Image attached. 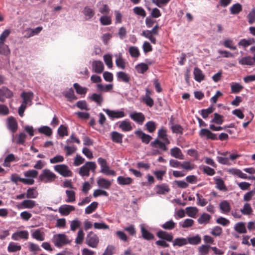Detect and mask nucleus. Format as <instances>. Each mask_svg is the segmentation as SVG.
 Here are the masks:
<instances>
[{
	"instance_id": "obj_1",
	"label": "nucleus",
	"mask_w": 255,
	"mask_h": 255,
	"mask_svg": "<svg viewBox=\"0 0 255 255\" xmlns=\"http://www.w3.org/2000/svg\"><path fill=\"white\" fill-rule=\"evenodd\" d=\"M158 138L155 139L153 141L150 143V145L152 147L159 148L163 151L167 150L166 145L170 143V141L167 138L166 130L163 128H161L158 131Z\"/></svg>"
},
{
	"instance_id": "obj_2",
	"label": "nucleus",
	"mask_w": 255,
	"mask_h": 255,
	"mask_svg": "<svg viewBox=\"0 0 255 255\" xmlns=\"http://www.w3.org/2000/svg\"><path fill=\"white\" fill-rule=\"evenodd\" d=\"M20 96L22 98L23 101L18 108V112L19 115L22 117L27 106H30L32 105L34 94L32 92H23Z\"/></svg>"
},
{
	"instance_id": "obj_3",
	"label": "nucleus",
	"mask_w": 255,
	"mask_h": 255,
	"mask_svg": "<svg viewBox=\"0 0 255 255\" xmlns=\"http://www.w3.org/2000/svg\"><path fill=\"white\" fill-rule=\"evenodd\" d=\"M97 165L95 162L87 161L79 170L78 173L82 177H88L90 175V171L95 172Z\"/></svg>"
},
{
	"instance_id": "obj_4",
	"label": "nucleus",
	"mask_w": 255,
	"mask_h": 255,
	"mask_svg": "<svg viewBox=\"0 0 255 255\" xmlns=\"http://www.w3.org/2000/svg\"><path fill=\"white\" fill-rule=\"evenodd\" d=\"M52 242L55 246L57 248H61L70 243V241L65 234L54 235L52 239Z\"/></svg>"
},
{
	"instance_id": "obj_5",
	"label": "nucleus",
	"mask_w": 255,
	"mask_h": 255,
	"mask_svg": "<svg viewBox=\"0 0 255 255\" xmlns=\"http://www.w3.org/2000/svg\"><path fill=\"white\" fill-rule=\"evenodd\" d=\"M57 176L53 172L48 169H43L39 176V180L44 183H49L53 182Z\"/></svg>"
},
{
	"instance_id": "obj_6",
	"label": "nucleus",
	"mask_w": 255,
	"mask_h": 255,
	"mask_svg": "<svg viewBox=\"0 0 255 255\" xmlns=\"http://www.w3.org/2000/svg\"><path fill=\"white\" fill-rule=\"evenodd\" d=\"M103 111L106 113L112 121L115 119H122L124 118L126 115L124 109H121L120 110H112L108 109H103Z\"/></svg>"
},
{
	"instance_id": "obj_7",
	"label": "nucleus",
	"mask_w": 255,
	"mask_h": 255,
	"mask_svg": "<svg viewBox=\"0 0 255 255\" xmlns=\"http://www.w3.org/2000/svg\"><path fill=\"white\" fill-rule=\"evenodd\" d=\"M98 162L101 167L100 172L106 175L115 176L116 172L110 169L106 159L99 157L98 159Z\"/></svg>"
},
{
	"instance_id": "obj_8",
	"label": "nucleus",
	"mask_w": 255,
	"mask_h": 255,
	"mask_svg": "<svg viewBox=\"0 0 255 255\" xmlns=\"http://www.w3.org/2000/svg\"><path fill=\"white\" fill-rule=\"evenodd\" d=\"M38 172L37 171L31 169L25 171L23 174L25 178L22 179L24 181V184L27 185H32L34 184V180L38 175Z\"/></svg>"
},
{
	"instance_id": "obj_9",
	"label": "nucleus",
	"mask_w": 255,
	"mask_h": 255,
	"mask_svg": "<svg viewBox=\"0 0 255 255\" xmlns=\"http://www.w3.org/2000/svg\"><path fill=\"white\" fill-rule=\"evenodd\" d=\"M99 239L97 235L93 232H90L86 238V243L90 247L95 248L97 247Z\"/></svg>"
},
{
	"instance_id": "obj_10",
	"label": "nucleus",
	"mask_w": 255,
	"mask_h": 255,
	"mask_svg": "<svg viewBox=\"0 0 255 255\" xmlns=\"http://www.w3.org/2000/svg\"><path fill=\"white\" fill-rule=\"evenodd\" d=\"M54 169L63 177H71L72 175V172L69 169L68 166L65 164L55 165Z\"/></svg>"
},
{
	"instance_id": "obj_11",
	"label": "nucleus",
	"mask_w": 255,
	"mask_h": 255,
	"mask_svg": "<svg viewBox=\"0 0 255 255\" xmlns=\"http://www.w3.org/2000/svg\"><path fill=\"white\" fill-rule=\"evenodd\" d=\"M29 237L27 231H17L11 235V239L14 241H19L20 239L27 240Z\"/></svg>"
},
{
	"instance_id": "obj_12",
	"label": "nucleus",
	"mask_w": 255,
	"mask_h": 255,
	"mask_svg": "<svg viewBox=\"0 0 255 255\" xmlns=\"http://www.w3.org/2000/svg\"><path fill=\"white\" fill-rule=\"evenodd\" d=\"M132 120L139 125H142L145 120V116L141 112H134L129 115Z\"/></svg>"
},
{
	"instance_id": "obj_13",
	"label": "nucleus",
	"mask_w": 255,
	"mask_h": 255,
	"mask_svg": "<svg viewBox=\"0 0 255 255\" xmlns=\"http://www.w3.org/2000/svg\"><path fill=\"white\" fill-rule=\"evenodd\" d=\"M97 183L99 188L104 190L110 189L112 185V182L110 180L102 177L98 178Z\"/></svg>"
},
{
	"instance_id": "obj_14",
	"label": "nucleus",
	"mask_w": 255,
	"mask_h": 255,
	"mask_svg": "<svg viewBox=\"0 0 255 255\" xmlns=\"http://www.w3.org/2000/svg\"><path fill=\"white\" fill-rule=\"evenodd\" d=\"M75 208L74 206L64 204L61 206L58 209V212L61 214L62 216H67L71 212L75 210Z\"/></svg>"
},
{
	"instance_id": "obj_15",
	"label": "nucleus",
	"mask_w": 255,
	"mask_h": 255,
	"mask_svg": "<svg viewBox=\"0 0 255 255\" xmlns=\"http://www.w3.org/2000/svg\"><path fill=\"white\" fill-rule=\"evenodd\" d=\"M155 189L157 194L161 195H165L170 190L169 186L165 183L156 185Z\"/></svg>"
},
{
	"instance_id": "obj_16",
	"label": "nucleus",
	"mask_w": 255,
	"mask_h": 255,
	"mask_svg": "<svg viewBox=\"0 0 255 255\" xmlns=\"http://www.w3.org/2000/svg\"><path fill=\"white\" fill-rule=\"evenodd\" d=\"M199 135L201 137L206 136L207 139L216 140L217 139L215 133H212L210 130L207 128H202L200 130Z\"/></svg>"
},
{
	"instance_id": "obj_17",
	"label": "nucleus",
	"mask_w": 255,
	"mask_h": 255,
	"mask_svg": "<svg viewBox=\"0 0 255 255\" xmlns=\"http://www.w3.org/2000/svg\"><path fill=\"white\" fill-rule=\"evenodd\" d=\"M31 237L38 241H43L45 240V234L41 229H38L32 232Z\"/></svg>"
},
{
	"instance_id": "obj_18",
	"label": "nucleus",
	"mask_w": 255,
	"mask_h": 255,
	"mask_svg": "<svg viewBox=\"0 0 255 255\" xmlns=\"http://www.w3.org/2000/svg\"><path fill=\"white\" fill-rule=\"evenodd\" d=\"M92 70L96 73L103 72L104 66L103 62L99 60L94 61L92 63Z\"/></svg>"
},
{
	"instance_id": "obj_19",
	"label": "nucleus",
	"mask_w": 255,
	"mask_h": 255,
	"mask_svg": "<svg viewBox=\"0 0 255 255\" xmlns=\"http://www.w3.org/2000/svg\"><path fill=\"white\" fill-rule=\"evenodd\" d=\"M86 20H88L91 19L95 15V12L93 8L89 6H86L82 11Z\"/></svg>"
},
{
	"instance_id": "obj_20",
	"label": "nucleus",
	"mask_w": 255,
	"mask_h": 255,
	"mask_svg": "<svg viewBox=\"0 0 255 255\" xmlns=\"http://www.w3.org/2000/svg\"><path fill=\"white\" fill-rule=\"evenodd\" d=\"M219 208L222 213L228 214L231 210V206L227 200L221 201L219 204Z\"/></svg>"
},
{
	"instance_id": "obj_21",
	"label": "nucleus",
	"mask_w": 255,
	"mask_h": 255,
	"mask_svg": "<svg viewBox=\"0 0 255 255\" xmlns=\"http://www.w3.org/2000/svg\"><path fill=\"white\" fill-rule=\"evenodd\" d=\"M135 134L138 136L142 140V142L148 144L152 138V137L141 130H136L135 131Z\"/></svg>"
},
{
	"instance_id": "obj_22",
	"label": "nucleus",
	"mask_w": 255,
	"mask_h": 255,
	"mask_svg": "<svg viewBox=\"0 0 255 255\" xmlns=\"http://www.w3.org/2000/svg\"><path fill=\"white\" fill-rule=\"evenodd\" d=\"M7 127L13 133L17 130V124L13 118L9 117L7 119Z\"/></svg>"
},
{
	"instance_id": "obj_23",
	"label": "nucleus",
	"mask_w": 255,
	"mask_h": 255,
	"mask_svg": "<svg viewBox=\"0 0 255 255\" xmlns=\"http://www.w3.org/2000/svg\"><path fill=\"white\" fill-rule=\"evenodd\" d=\"M133 180L130 177L120 176L117 178V182L120 185H129L132 183Z\"/></svg>"
},
{
	"instance_id": "obj_24",
	"label": "nucleus",
	"mask_w": 255,
	"mask_h": 255,
	"mask_svg": "<svg viewBox=\"0 0 255 255\" xmlns=\"http://www.w3.org/2000/svg\"><path fill=\"white\" fill-rule=\"evenodd\" d=\"M62 94L69 101H72L77 99V97L75 95L74 91L72 88L65 90L63 92Z\"/></svg>"
},
{
	"instance_id": "obj_25",
	"label": "nucleus",
	"mask_w": 255,
	"mask_h": 255,
	"mask_svg": "<svg viewBox=\"0 0 255 255\" xmlns=\"http://www.w3.org/2000/svg\"><path fill=\"white\" fill-rule=\"evenodd\" d=\"M157 236L158 238L168 242H171L173 238V237L171 234L168 233L163 231H158L157 233Z\"/></svg>"
},
{
	"instance_id": "obj_26",
	"label": "nucleus",
	"mask_w": 255,
	"mask_h": 255,
	"mask_svg": "<svg viewBox=\"0 0 255 255\" xmlns=\"http://www.w3.org/2000/svg\"><path fill=\"white\" fill-rule=\"evenodd\" d=\"M36 205L35 201L31 200H23L19 206V208L22 209H31Z\"/></svg>"
},
{
	"instance_id": "obj_27",
	"label": "nucleus",
	"mask_w": 255,
	"mask_h": 255,
	"mask_svg": "<svg viewBox=\"0 0 255 255\" xmlns=\"http://www.w3.org/2000/svg\"><path fill=\"white\" fill-rule=\"evenodd\" d=\"M119 128L123 131H129L132 129L130 123L128 120H124L119 123Z\"/></svg>"
},
{
	"instance_id": "obj_28",
	"label": "nucleus",
	"mask_w": 255,
	"mask_h": 255,
	"mask_svg": "<svg viewBox=\"0 0 255 255\" xmlns=\"http://www.w3.org/2000/svg\"><path fill=\"white\" fill-rule=\"evenodd\" d=\"M171 155L176 158L179 159H183L184 158V155L182 154L181 150L178 147H174L171 149L170 150Z\"/></svg>"
},
{
	"instance_id": "obj_29",
	"label": "nucleus",
	"mask_w": 255,
	"mask_h": 255,
	"mask_svg": "<svg viewBox=\"0 0 255 255\" xmlns=\"http://www.w3.org/2000/svg\"><path fill=\"white\" fill-rule=\"evenodd\" d=\"M140 230L141 232L142 237L143 239L146 240H150L154 238V235L147 230L143 225L140 226Z\"/></svg>"
},
{
	"instance_id": "obj_30",
	"label": "nucleus",
	"mask_w": 255,
	"mask_h": 255,
	"mask_svg": "<svg viewBox=\"0 0 255 255\" xmlns=\"http://www.w3.org/2000/svg\"><path fill=\"white\" fill-rule=\"evenodd\" d=\"M234 228L236 232L240 234H245L247 233V229L244 222H241L236 223Z\"/></svg>"
},
{
	"instance_id": "obj_31",
	"label": "nucleus",
	"mask_w": 255,
	"mask_h": 255,
	"mask_svg": "<svg viewBox=\"0 0 255 255\" xmlns=\"http://www.w3.org/2000/svg\"><path fill=\"white\" fill-rule=\"evenodd\" d=\"M194 76L195 80L199 82H201L204 79V75L202 71L197 67L194 68Z\"/></svg>"
},
{
	"instance_id": "obj_32",
	"label": "nucleus",
	"mask_w": 255,
	"mask_h": 255,
	"mask_svg": "<svg viewBox=\"0 0 255 255\" xmlns=\"http://www.w3.org/2000/svg\"><path fill=\"white\" fill-rule=\"evenodd\" d=\"M117 79L119 81H123L125 83H128L130 80L129 75L125 72H118L117 73Z\"/></svg>"
},
{
	"instance_id": "obj_33",
	"label": "nucleus",
	"mask_w": 255,
	"mask_h": 255,
	"mask_svg": "<svg viewBox=\"0 0 255 255\" xmlns=\"http://www.w3.org/2000/svg\"><path fill=\"white\" fill-rule=\"evenodd\" d=\"M21 249V246L14 242H10L7 247V251L9 253L16 252L19 251Z\"/></svg>"
},
{
	"instance_id": "obj_34",
	"label": "nucleus",
	"mask_w": 255,
	"mask_h": 255,
	"mask_svg": "<svg viewBox=\"0 0 255 255\" xmlns=\"http://www.w3.org/2000/svg\"><path fill=\"white\" fill-rule=\"evenodd\" d=\"M215 184L216 187L221 191H225L226 190V187L224 184V182L223 180L221 178L215 177L214 178Z\"/></svg>"
},
{
	"instance_id": "obj_35",
	"label": "nucleus",
	"mask_w": 255,
	"mask_h": 255,
	"mask_svg": "<svg viewBox=\"0 0 255 255\" xmlns=\"http://www.w3.org/2000/svg\"><path fill=\"white\" fill-rule=\"evenodd\" d=\"M117 59L116 60V64L117 66L122 69H124L126 67V62L122 57L121 53L116 55Z\"/></svg>"
},
{
	"instance_id": "obj_36",
	"label": "nucleus",
	"mask_w": 255,
	"mask_h": 255,
	"mask_svg": "<svg viewBox=\"0 0 255 255\" xmlns=\"http://www.w3.org/2000/svg\"><path fill=\"white\" fill-rule=\"evenodd\" d=\"M67 197L65 202L67 203H72L76 200L75 192L73 190H67L65 191Z\"/></svg>"
},
{
	"instance_id": "obj_37",
	"label": "nucleus",
	"mask_w": 255,
	"mask_h": 255,
	"mask_svg": "<svg viewBox=\"0 0 255 255\" xmlns=\"http://www.w3.org/2000/svg\"><path fill=\"white\" fill-rule=\"evenodd\" d=\"M239 63L242 65H253L254 64V61L250 56L242 57L239 60Z\"/></svg>"
},
{
	"instance_id": "obj_38",
	"label": "nucleus",
	"mask_w": 255,
	"mask_h": 255,
	"mask_svg": "<svg viewBox=\"0 0 255 255\" xmlns=\"http://www.w3.org/2000/svg\"><path fill=\"white\" fill-rule=\"evenodd\" d=\"M188 244L196 245L200 244L201 242V238L200 235H196L195 236L189 237L187 238Z\"/></svg>"
},
{
	"instance_id": "obj_39",
	"label": "nucleus",
	"mask_w": 255,
	"mask_h": 255,
	"mask_svg": "<svg viewBox=\"0 0 255 255\" xmlns=\"http://www.w3.org/2000/svg\"><path fill=\"white\" fill-rule=\"evenodd\" d=\"M188 244L187 238H177L173 241V246L181 247Z\"/></svg>"
},
{
	"instance_id": "obj_40",
	"label": "nucleus",
	"mask_w": 255,
	"mask_h": 255,
	"mask_svg": "<svg viewBox=\"0 0 255 255\" xmlns=\"http://www.w3.org/2000/svg\"><path fill=\"white\" fill-rule=\"evenodd\" d=\"M90 99L91 100L94 101L99 106H101L103 102V98L102 95L100 94H93L91 96Z\"/></svg>"
},
{
	"instance_id": "obj_41",
	"label": "nucleus",
	"mask_w": 255,
	"mask_h": 255,
	"mask_svg": "<svg viewBox=\"0 0 255 255\" xmlns=\"http://www.w3.org/2000/svg\"><path fill=\"white\" fill-rule=\"evenodd\" d=\"M38 193L35 188H29L27 189L26 197L27 198L35 199L38 197Z\"/></svg>"
},
{
	"instance_id": "obj_42",
	"label": "nucleus",
	"mask_w": 255,
	"mask_h": 255,
	"mask_svg": "<svg viewBox=\"0 0 255 255\" xmlns=\"http://www.w3.org/2000/svg\"><path fill=\"white\" fill-rule=\"evenodd\" d=\"M100 21L102 25H109L112 23V17L107 14L104 15L100 18Z\"/></svg>"
},
{
	"instance_id": "obj_43",
	"label": "nucleus",
	"mask_w": 255,
	"mask_h": 255,
	"mask_svg": "<svg viewBox=\"0 0 255 255\" xmlns=\"http://www.w3.org/2000/svg\"><path fill=\"white\" fill-rule=\"evenodd\" d=\"M10 54V50L7 45L0 44V54L8 56Z\"/></svg>"
},
{
	"instance_id": "obj_44",
	"label": "nucleus",
	"mask_w": 255,
	"mask_h": 255,
	"mask_svg": "<svg viewBox=\"0 0 255 255\" xmlns=\"http://www.w3.org/2000/svg\"><path fill=\"white\" fill-rule=\"evenodd\" d=\"M73 87L77 93L80 95H85L88 91L87 88L83 87L77 83L74 84Z\"/></svg>"
},
{
	"instance_id": "obj_45",
	"label": "nucleus",
	"mask_w": 255,
	"mask_h": 255,
	"mask_svg": "<svg viewBox=\"0 0 255 255\" xmlns=\"http://www.w3.org/2000/svg\"><path fill=\"white\" fill-rule=\"evenodd\" d=\"M148 69V66L147 64L141 63L135 66V69L138 73L143 74Z\"/></svg>"
},
{
	"instance_id": "obj_46",
	"label": "nucleus",
	"mask_w": 255,
	"mask_h": 255,
	"mask_svg": "<svg viewBox=\"0 0 255 255\" xmlns=\"http://www.w3.org/2000/svg\"><path fill=\"white\" fill-rule=\"evenodd\" d=\"M231 88L233 93H238L244 88V87L240 83L233 82L231 84Z\"/></svg>"
},
{
	"instance_id": "obj_47",
	"label": "nucleus",
	"mask_w": 255,
	"mask_h": 255,
	"mask_svg": "<svg viewBox=\"0 0 255 255\" xmlns=\"http://www.w3.org/2000/svg\"><path fill=\"white\" fill-rule=\"evenodd\" d=\"M38 131L40 133L44 134L47 136L51 135L52 131L51 128L48 126H41L38 128Z\"/></svg>"
},
{
	"instance_id": "obj_48",
	"label": "nucleus",
	"mask_w": 255,
	"mask_h": 255,
	"mask_svg": "<svg viewBox=\"0 0 255 255\" xmlns=\"http://www.w3.org/2000/svg\"><path fill=\"white\" fill-rule=\"evenodd\" d=\"M111 137L113 141L117 143H122L123 135L117 131H113L111 132Z\"/></svg>"
},
{
	"instance_id": "obj_49",
	"label": "nucleus",
	"mask_w": 255,
	"mask_h": 255,
	"mask_svg": "<svg viewBox=\"0 0 255 255\" xmlns=\"http://www.w3.org/2000/svg\"><path fill=\"white\" fill-rule=\"evenodd\" d=\"M11 33V30L9 29H6L0 35V44H4L6 41L7 38Z\"/></svg>"
},
{
	"instance_id": "obj_50",
	"label": "nucleus",
	"mask_w": 255,
	"mask_h": 255,
	"mask_svg": "<svg viewBox=\"0 0 255 255\" xmlns=\"http://www.w3.org/2000/svg\"><path fill=\"white\" fill-rule=\"evenodd\" d=\"M175 226L176 223L172 220H170L162 224L161 227L165 230H171L175 227Z\"/></svg>"
},
{
	"instance_id": "obj_51",
	"label": "nucleus",
	"mask_w": 255,
	"mask_h": 255,
	"mask_svg": "<svg viewBox=\"0 0 255 255\" xmlns=\"http://www.w3.org/2000/svg\"><path fill=\"white\" fill-rule=\"evenodd\" d=\"M1 95L5 99L11 98L13 96V93L7 88L5 87H2L0 89Z\"/></svg>"
},
{
	"instance_id": "obj_52",
	"label": "nucleus",
	"mask_w": 255,
	"mask_h": 255,
	"mask_svg": "<svg viewBox=\"0 0 255 255\" xmlns=\"http://www.w3.org/2000/svg\"><path fill=\"white\" fill-rule=\"evenodd\" d=\"M113 85L112 84L104 85L102 84H98L97 85L98 90L104 92H107L111 91L113 89Z\"/></svg>"
},
{
	"instance_id": "obj_53",
	"label": "nucleus",
	"mask_w": 255,
	"mask_h": 255,
	"mask_svg": "<svg viewBox=\"0 0 255 255\" xmlns=\"http://www.w3.org/2000/svg\"><path fill=\"white\" fill-rule=\"evenodd\" d=\"M242 213L245 215H251L253 212L252 208L249 203H246L244 204L243 208L241 209Z\"/></svg>"
},
{
	"instance_id": "obj_54",
	"label": "nucleus",
	"mask_w": 255,
	"mask_h": 255,
	"mask_svg": "<svg viewBox=\"0 0 255 255\" xmlns=\"http://www.w3.org/2000/svg\"><path fill=\"white\" fill-rule=\"evenodd\" d=\"M224 117L217 113L214 114V118L210 121L211 123H215L217 125H221L224 122Z\"/></svg>"
},
{
	"instance_id": "obj_55",
	"label": "nucleus",
	"mask_w": 255,
	"mask_h": 255,
	"mask_svg": "<svg viewBox=\"0 0 255 255\" xmlns=\"http://www.w3.org/2000/svg\"><path fill=\"white\" fill-rule=\"evenodd\" d=\"M211 219V216L208 214H203L198 219V222L200 224H207Z\"/></svg>"
},
{
	"instance_id": "obj_56",
	"label": "nucleus",
	"mask_w": 255,
	"mask_h": 255,
	"mask_svg": "<svg viewBox=\"0 0 255 255\" xmlns=\"http://www.w3.org/2000/svg\"><path fill=\"white\" fill-rule=\"evenodd\" d=\"M142 35L145 37L148 38L151 43L155 44L156 38L153 36V34L149 30H147L143 31Z\"/></svg>"
},
{
	"instance_id": "obj_57",
	"label": "nucleus",
	"mask_w": 255,
	"mask_h": 255,
	"mask_svg": "<svg viewBox=\"0 0 255 255\" xmlns=\"http://www.w3.org/2000/svg\"><path fill=\"white\" fill-rule=\"evenodd\" d=\"M242 10V6L241 4L237 3L230 7V11L232 14L239 13Z\"/></svg>"
},
{
	"instance_id": "obj_58",
	"label": "nucleus",
	"mask_w": 255,
	"mask_h": 255,
	"mask_svg": "<svg viewBox=\"0 0 255 255\" xmlns=\"http://www.w3.org/2000/svg\"><path fill=\"white\" fill-rule=\"evenodd\" d=\"M58 133L60 136L63 137L68 134L67 127L63 125H60L57 130Z\"/></svg>"
},
{
	"instance_id": "obj_59",
	"label": "nucleus",
	"mask_w": 255,
	"mask_h": 255,
	"mask_svg": "<svg viewBox=\"0 0 255 255\" xmlns=\"http://www.w3.org/2000/svg\"><path fill=\"white\" fill-rule=\"evenodd\" d=\"M26 135L24 132H21L17 136H15V142L17 144H23L25 140Z\"/></svg>"
},
{
	"instance_id": "obj_60",
	"label": "nucleus",
	"mask_w": 255,
	"mask_h": 255,
	"mask_svg": "<svg viewBox=\"0 0 255 255\" xmlns=\"http://www.w3.org/2000/svg\"><path fill=\"white\" fill-rule=\"evenodd\" d=\"M85 234L82 229L79 230L77 237L75 239V243L77 244H81L83 241Z\"/></svg>"
},
{
	"instance_id": "obj_61",
	"label": "nucleus",
	"mask_w": 255,
	"mask_h": 255,
	"mask_svg": "<svg viewBox=\"0 0 255 255\" xmlns=\"http://www.w3.org/2000/svg\"><path fill=\"white\" fill-rule=\"evenodd\" d=\"M194 221L191 219H186L183 222L179 223L180 226L183 228L190 227L194 224Z\"/></svg>"
},
{
	"instance_id": "obj_62",
	"label": "nucleus",
	"mask_w": 255,
	"mask_h": 255,
	"mask_svg": "<svg viewBox=\"0 0 255 255\" xmlns=\"http://www.w3.org/2000/svg\"><path fill=\"white\" fill-rule=\"evenodd\" d=\"M197 197V204L202 207H204L208 203V202L206 199L203 198L202 195L200 194L199 193H197L196 194Z\"/></svg>"
},
{
	"instance_id": "obj_63",
	"label": "nucleus",
	"mask_w": 255,
	"mask_h": 255,
	"mask_svg": "<svg viewBox=\"0 0 255 255\" xmlns=\"http://www.w3.org/2000/svg\"><path fill=\"white\" fill-rule=\"evenodd\" d=\"M210 246L203 245L198 248L199 255H207L209 253Z\"/></svg>"
},
{
	"instance_id": "obj_64",
	"label": "nucleus",
	"mask_w": 255,
	"mask_h": 255,
	"mask_svg": "<svg viewBox=\"0 0 255 255\" xmlns=\"http://www.w3.org/2000/svg\"><path fill=\"white\" fill-rule=\"evenodd\" d=\"M248 22L250 24H253L255 22V8H253L247 15Z\"/></svg>"
}]
</instances>
